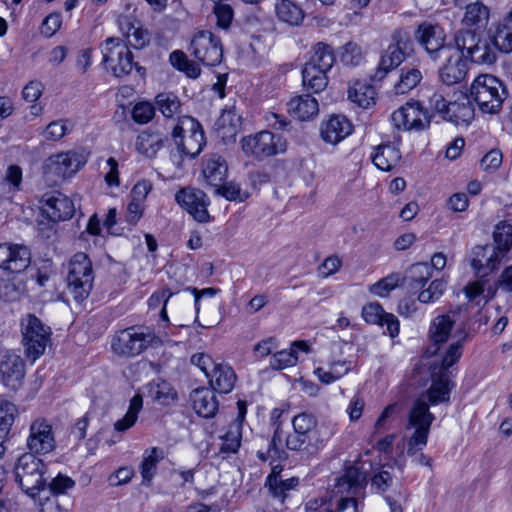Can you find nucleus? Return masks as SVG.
<instances>
[{
    "label": "nucleus",
    "instance_id": "1",
    "mask_svg": "<svg viewBox=\"0 0 512 512\" xmlns=\"http://www.w3.org/2000/svg\"><path fill=\"white\" fill-rule=\"evenodd\" d=\"M435 420L430 412L426 396H419L411 405L408 412L406 430L412 431L407 440V454L414 455L427 445L430 428Z\"/></svg>",
    "mask_w": 512,
    "mask_h": 512
},
{
    "label": "nucleus",
    "instance_id": "2",
    "mask_svg": "<svg viewBox=\"0 0 512 512\" xmlns=\"http://www.w3.org/2000/svg\"><path fill=\"white\" fill-rule=\"evenodd\" d=\"M470 94L483 113L498 114L508 96L503 81L491 74H482L473 81Z\"/></svg>",
    "mask_w": 512,
    "mask_h": 512
},
{
    "label": "nucleus",
    "instance_id": "3",
    "mask_svg": "<svg viewBox=\"0 0 512 512\" xmlns=\"http://www.w3.org/2000/svg\"><path fill=\"white\" fill-rule=\"evenodd\" d=\"M335 61L333 48L325 43H317L312 50L310 60L302 70L303 85L313 93L323 91L328 83L327 72Z\"/></svg>",
    "mask_w": 512,
    "mask_h": 512
},
{
    "label": "nucleus",
    "instance_id": "4",
    "mask_svg": "<svg viewBox=\"0 0 512 512\" xmlns=\"http://www.w3.org/2000/svg\"><path fill=\"white\" fill-rule=\"evenodd\" d=\"M14 472L21 489L31 498L35 499L41 492L46 491V465L36 455H21L15 464Z\"/></svg>",
    "mask_w": 512,
    "mask_h": 512
},
{
    "label": "nucleus",
    "instance_id": "5",
    "mask_svg": "<svg viewBox=\"0 0 512 512\" xmlns=\"http://www.w3.org/2000/svg\"><path fill=\"white\" fill-rule=\"evenodd\" d=\"M101 51L103 62L115 77L127 76L134 68L140 76L145 74V68L134 62L129 47L119 38H107Z\"/></svg>",
    "mask_w": 512,
    "mask_h": 512
},
{
    "label": "nucleus",
    "instance_id": "6",
    "mask_svg": "<svg viewBox=\"0 0 512 512\" xmlns=\"http://www.w3.org/2000/svg\"><path fill=\"white\" fill-rule=\"evenodd\" d=\"M67 288L75 301L85 300L93 287L92 263L85 253H76L70 260L67 274Z\"/></svg>",
    "mask_w": 512,
    "mask_h": 512
},
{
    "label": "nucleus",
    "instance_id": "7",
    "mask_svg": "<svg viewBox=\"0 0 512 512\" xmlns=\"http://www.w3.org/2000/svg\"><path fill=\"white\" fill-rule=\"evenodd\" d=\"M413 52V41L409 32L395 30L391 35V43L380 58L379 65L372 75L373 81H381L390 71L398 67Z\"/></svg>",
    "mask_w": 512,
    "mask_h": 512
},
{
    "label": "nucleus",
    "instance_id": "8",
    "mask_svg": "<svg viewBox=\"0 0 512 512\" xmlns=\"http://www.w3.org/2000/svg\"><path fill=\"white\" fill-rule=\"evenodd\" d=\"M20 325L25 354L35 361L45 352L50 342L51 328L30 313L21 318Z\"/></svg>",
    "mask_w": 512,
    "mask_h": 512
},
{
    "label": "nucleus",
    "instance_id": "9",
    "mask_svg": "<svg viewBox=\"0 0 512 512\" xmlns=\"http://www.w3.org/2000/svg\"><path fill=\"white\" fill-rule=\"evenodd\" d=\"M178 150L190 158L196 157L205 145L204 131L200 123L190 116H182L172 131Z\"/></svg>",
    "mask_w": 512,
    "mask_h": 512
},
{
    "label": "nucleus",
    "instance_id": "10",
    "mask_svg": "<svg viewBox=\"0 0 512 512\" xmlns=\"http://www.w3.org/2000/svg\"><path fill=\"white\" fill-rule=\"evenodd\" d=\"M88 154L84 150H69L50 156L44 164L48 179L58 183L75 175L87 163Z\"/></svg>",
    "mask_w": 512,
    "mask_h": 512
},
{
    "label": "nucleus",
    "instance_id": "11",
    "mask_svg": "<svg viewBox=\"0 0 512 512\" xmlns=\"http://www.w3.org/2000/svg\"><path fill=\"white\" fill-rule=\"evenodd\" d=\"M157 340L156 335L147 327H129L114 337L112 349L118 355L133 357Z\"/></svg>",
    "mask_w": 512,
    "mask_h": 512
},
{
    "label": "nucleus",
    "instance_id": "12",
    "mask_svg": "<svg viewBox=\"0 0 512 512\" xmlns=\"http://www.w3.org/2000/svg\"><path fill=\"white\" fill-rule=\"evenodd\" d=\"M286 147V140L281 135L267 130L242 139L244 153L257 159H264L283 153L286 151Z\"/></svg>",
    "mask_w": 512,
    "mask_h": 512
},
{
    "label": "nucleus",
    "instance_id": "13",
    "mask_svg": "<svg viewBox=\"0 0 512 512\" xmlns=\"http://www.w3.org/2000/svg\"><path fill=\"white\" fill-rule=\"evenodd\" d=\"M189 50L199 62L207 66L220 64L223 57L220 38L208 30H200L194 35Z\"/></svg>",
    "mask_w": 512,
    "mask_h": 512
},
{
    "label": "nucleus",
    "instance_id": "14",
    "mask_svg": "<svg viewBox=\"0 0 512 512\" xmlns=\"http://www.w3.org/2000/svg\"><path fill=\"white\" fill-rule=\"evenodd\" d=\"M28 454L45 455L56 448L52 424L45 418L34 419L29 426L26 439Z\"/></svg>",
    "mask_w": 512,
    "mask_h": 512
},
{
    "label": "nucleus",
    "instance_id": "15",
    "mask_svg": "<svg viewBox=\"0 0 512 512\" xmlns=\"http://www.w3.org/2000/svg\"><path fill=\"white\" fill-rule=\"evenodd\" d=\"M414 37L421 47L425 49L432 60L440 59L442 53L449 51L451 43H445V32L438 26L428 22L418 25Z\"/></svg>",
    "mask_w": 512,
    "mask_h": 512
},
{
    "label": "nucleus",
    "instance_id": "16",
    "mask_svg": "<svg viewBox=\"0 0 512 512\" xmlns=\"http://www.w3.org/2000/svg\"><path fill=\"white\" fill-rule=\"evenodd\" d=\"M395 128L404 131H421L430 124V118L419 102H407L391 115Z\"/></svg>",
    "mask_w": 512,
    "mask_h": 512
},
{
    "label": "nucleus",
    "instance_id": "17",
    "mask_svg": "<svg viewBox=\"0 0 512 512\" xmlns=\"http://www.w3.org/2000/svg\"><path fill=\"white\" fill-rule=\"evenodd\" d=\"M41 210L51 221H65L75 213L72 200L59 191L45 193L41 199Z\"/></svg>",
    "mask_w": 512,
    "mask_h": 512
},
{
    "label": "nucleus",
    "instance_id": "18",
    "mask_svg": "<svg viewBox=\"0 0 512 512\" xmlns=\"http://www.w3.org/2000/svg\"><path fill=\"white\" fill-rule=\"evenodd\" d=\"M176 202L184 208L193 218L205 223L209 221L210 215L207 210L209 205L208 198L202 190L193 188H184L175 195Z\"/></svg>",
    "mask_w": 512,
    "mask_h": 512
},
{
    "label": "nucleus",
    "instance_id": "19",
    "mask_svg": "<svg viewBox=\"0 0 512 512\" xmlns=\"http://www.w3.org/2000/svg\"><path fill=\"white\" fill-rule=\"evenodd\" d=\"M504 257L494 245H477L471 251L470 264L477 276L486 277L499 268Z\"/></svg>",
    "mask_w": 512,
    "mask_h": 512
},
{
    "label": "nucleus",
    "instance_id": "20",
    "mask_svg": "<svg viewBox=\"0 0 512 512\" xmlns=\"http://www.w3.org/2000/svg\"><path fill=\"white\" fill-rule=\"evenodd\" d=\"M31 253L28 247L21 244H0V268L11 272L20 273L29 267Z\"/></svg>",
    "mask_w": 512,
    "mask_h": 512
},
{
    "label": "nucleus",
    "instance_id": "21",
    "mask_svg": "<svg viewBox=\"0 0 512 512\" xmlns=\"http://www.w3.org/2000/svg\"><path fill=\"white\" fill-rule=\"evenodd\" d=\"M440 58L445 59V63L439 69V78L442 83L450 86L461 82L466 77L468 63L453 46L448 52L442 53Z\"/></svg>",
    "mask_w": 512,
    "mask_h": 512
},
{
    "label": "nucleus",
    "instance_id": "22",
    "mask_svg": "<svg viewBox=\"0 0 512 512\" xmlns=\"http://www.w3.org/2000/svg\"><path fill=\"white\" fill-rule=\"evenodd\" d=\"M327 437L293 430L285 439L286 448L307 458L315 456L326 444Z\"/></svg>",
    "mask_w": 512,
    "mask_h": 512
},
{
    "label": "nucleus",
    "instance_id": "23",
    "mask_svg": "<svg viewBox=\"0 0 512 512\" xmlns=\"http://www.w3.org/2000/svg\"><path fill=\"white\" fill-rule=\"evenodd\" d=\"M0 375L3 384L9 389L16 390L24 377V363L20 356L7 352L0 360Z\"/></svg>",
    "mask_w": 512,
    "mask_h": 512
},
{
    "label": "nucleus",
    "instance_id": "24",
    "mask_svg": "<svg viewBox=\"0 0 512 512\" xmlns=\"http://www.w3.org/2000/svg\"><path fill=\"white\" fill-rule=\"evenodd\" d=\"M362 317L369 324H377L386 327V331L391 338L399 334V321L391 313H386L379 303L372 302L365 305L362 309Z\"/></svg>",
    "mask_w": 512,
    "mask_h": 512
},
{
    "label": "nucleus",
    "instance_id": "25",
    "mask_svg": "<svg viewBox=\"0 0 512 512\" xmlns=\"http://www.w3.org/2000/svg\"><path fill=\"white\" fill-rule=\"evenodd\" d=\"M351 122L342 115H332L323 121L320 127V134L326 143L336 145L352 133Z\"/></svg>",
    "mask_w": 512,
    "mask_h": 512
},
{
    "label": "nucleus",
    "instance_id": "26",
    "mask_svg": "<svg viewBox=\"0 0 512 512\" xmlns=\"http://www.w3.org/2000/svg\"><path fill=\"white\" fill-rule=\"evenodd\" d=\"M478 277L476 281L465 286L464 292L470 304L485 306L496 296L497 285H493L486 277Z\"/></svg>",
    "mask_w": 512,
    "mask_h": 512
},
{
    "label": "nucleus",
    "instance_id": "27",
    "mask_svg": "<svg viewBox=\"0 0 512 512\" xmlns=\"http://www.w3.org/2000/svg\"><path fill=\"white\" fill-rule=\"evenodd\" d=\"M119 28L126 39L127 46L135 49H143L150 42V34L140 24L128 16H120L118 19Z\"/></svg>",
    "mask_w": 512,
    "mask_h": 512
},
{
    "label": "nucleus",
    "instance_id": "28",
    "mask_svg": "<svg viewBox=\"0 0 512 512\" xmlns=\"http://www.w3.org/2000/svg\"><path fill=\"white\" fill-rule=\"evenodd\" d=\"M474 118V107L466 94H461L455 101L449 102L443 119L455 125H468Z\"/></svg>",
    "mask_w": 512,
    "mask_h": 512
},
{
    "label": "nucleus",
    "instance_id": "29",
    "mask_svg": "<svg viewBox=\"0 0 512 512\" xmlns=\"http://www.w3.org/2000/svg\"><path fill=\"white\" fill-rule=\"evenodd\" d=\"M213 389L198 388L191 392L194 411L203 418L213 417L218 410V400Z\"/></svg>",
    "mask_w": 512,
    "mask_h": 512
},
{
    "label": "nucleus",
    "instance_id": "30",
    "mask_svg": "<svg viewBox=\"0 0 512 512\" xmlns=\"http://www.w3.org/2000/svg\"><path fill=\"white\" fill-rule=\"evenodd\" d=\"M432 384L425 394L429 405H437L439 403L448 402L450 399V380L447 373L435 372L431 374Z\"/></svg>",
    "mask_w": 512,
    "mask_h": 512
},
{
    "label": "nucleus",
    "instance_id": "31",
    "mask_svg": "<svg viewBox=\"0 0 512 512\" xmlns=\"http://www.w3.org/2000/svg\"><path fill=\"white\" fill-rule=\"evenodd\" d=\"M212 389L219 393H229L234 388L237 376L228 364H214L211 375L208 377Z\"/></svg>",
    "mask_w": 512,
    "mask_h": 512
},
{
    "label": "nucleus",
    "instance_id": "32",
    "mask_svg": "<svg viewBox=\"0 0 512 512\" xmlns=\"http://www.w3.org/2000/svg\"><path fill=\"white\" fill-rule=\"evenodd\" d=\"M287 107L288 112L301 121L310 120L319 112L318 101L309 94L293 97Z\"/></svg>",
    "mask_w": 512,
    "mask_h": 512
},
{
    "label": "nucleus",
    "instance_id": "33",
    "mask_svg": "<svg viewBox=\"0 0 512 512\" xmlns=\"http://www.w3.org/2000/svg\"><path fill=\"white\" fill-rule=\"evenodd\" d=\"M366 482V475L359 468L350 466L341 477L337 478L335 489L337 493L357 494Z\"/></svg>",
    "mask_w": 512,
    "mask_h": 512
},
{
    "label": "nucleus",
    "instance_id": "34",
    "mask_svg": "<svg viewBox=\"0 0 512 512\" xmlns=\"http://www.w3.org/2000/svg\"><path fill=\"white\" fill-rule=\"evenodd\" d=\"M18 414V408L13 402L0 400V456L5 452L4 442L10 434Z\"/></svg>",
    "mask_w": 512,
    "mask_h": 512
},
{
    "label": "nucleus",
    "instance_id": "35",
    "mask_svg": "<svg viewBox=\"0 0 512 512\" xmlns=\"http://www.w3.org/2000/svg\"><path fill=\"white\" fill-rule=\"evenodd\" d=\"M298 350L308 352L309 346L304 341L293 342L289 350H281L273 354L270 367L274 370H282L294 366L298 361Z\"/></svg>",
    "mask_w": 512,
    "mask_h": 512
},
{
    "label": "nucleus",
    "instance_id": "36",
    "mask_svg": "<svg viewBox=\"0 0 512 512\" xmlns=\"http://www.w3.org/2000/svg\"><path fill=\"white\" fill-rule=\"evenodd\" d=\"M489 21V9L483 3L477 1L466 6L462 23L472 30H480L487 26Z\"/></svg>",
    "mask_w": 512,
    "mask_h": 512
},
{
    "label": "nucleus",
    "instance_id": "37",
    "mask_svg": "<svg viewBox=\"0 0 512 512\" xmlns=\"http://www.w3.org/2000/svg\"><path fill=\"white\" fill-rule=\"evenodd\" d=\"M401 158L398 148L392 144H381L372 154V162L382 171L392 170Z\"/></svg>",
    "mask_w": 512,
    "mask_h": 512
},
{
    "label": "nucleus",
    "instance_id": "38",
    "mask_svg": "<svg viewBox=\"0 0 512 512\" xmlns=\"http://www.w3.org/2000/svg\"><path fill=\"white\" fill-rule=\"evenodd\" d=\"M454 323V314H444L434 318L429 329L430 340L433 346L447 341Z\"/></svg>",
    "mask_w": 512,
    "mask_h": 512
},
{
    "label": "nucleus",
    "instance_id": "39",
    "mask_svg": "<svg viewBox=\"0 0 512 512\" xmlns=\"http://www.w3.org/2000/svg\"><path fill=\"white\" fill-rule=\"evenodd\" d=\"M227 165L225 160L218 155L209 156L203 168V175L209 185L219 186L226 178Z\"/></svg>",
    "mask_w": 512,
    "mask_h": 512
},
{
    "label": "nucleus",
    "instance_id": "40",
    "mask_svg": "<svg viewBox=\"0 0 512 512\" xmlns=\"http://www.w3.org/2000/svg\"><path fill=\"white\" fill-rule=\"evenodd\" d=\"M275 12L280 21L290 26H299L305 16L303 9L290 0H277Z\"/></svg>",
    "mask_w": 512,
    "mask_h": 512
},
{
    "label": "nucleus",
    "instance_id": "41",
    "mask_svg": "<svg viewBox=\"0 0 512 512\" xmlns=\"http://www.w3.org/2000/svg\"><path fill=\"white\" fill-rule=\"evenodd\" d=\"M348 98L359 107L367 109L375 104L376 91L372 85L357 81L349 88Z\"/></svg>",
    "mask_w": 512,
    "mask_h": 512
},
{
    "label": "nucleus",
    "instance_id": "42",
    "mask_svg": "<svg viewBox=\"0 0 512 512\" xmlns=\"http://www.w3.org/2000/svg\"><path fill=\"white\" fill-rule=\"evenodd\" d=\"M164 145V137L159 133L144 131L137 136L136 149L147 158H153Z\"/></svg>",
    "mask_w": 512,
    "mask_h": 512
},
{
    "label": "nucleus",
    "instance_id": "43",
    "mask_svg": "<svg viewBox=\"0 0 512 512\" xmlns=\"http://www.w3.org/2000/svg\"><path fill=\"white\" fill-rule=\"evenodd\" d=\"M432 277V268L428 263H416L409 269L408 289L418 294Z\"/></svg>",
    "mask_w": 512,
    "mask_h": 512
},
{
    "label": "nucleus",
    "instance_id": "44",
    "mask_svg": "<svg viewBox=\"0 0 512 512\" xmlns=\"http://www.w3.org/2000/svg\"><path fill=\"white\" fill-rule=\"evenodd\" d=\"M149 395L161 405H169L177 398L176 390L163 379H155L147 385Z\"/></svg>",
    "mask_w": 512,
    "mask_h": 512
},
{
    "label": "nucleus",
    "instance_id": "45",
    "mask_svg": "<svg viewBox=\"0 0 512 512\" xmlns=\"http://www.w3.org/2000/svg\"><path fill=\"white\" fill-rule=\"evenodd\" d=\"M466 61L478 65H493L497 60L496 52L486 39H481L478 44L469 51Z\"/></svg>",
    "mask_w": 512,
    "mask_h": 512
},
{
    "label": "nucleus",
    "instance_id": "46",
    "mask_svg": "<svg viewBox=\"0 0 512 512\" xmlns=\"http://www.w3.org/2000/svg\"><path fill=\"white\" fill-rule=\"evenodd\" d=\"M163 459V451L157 447L145 450L140 465V472L144 483H150L156 474L157 465Z\"/></svg>",
    "mask_w": 512,
    "mask_h": 512
},
{
    "label": "nucleus",
    "instance_id": "47",
    "mask_svg": "<svg viewBox=\"0 0 512 512\" xmlns=\"http://www.w3.org/2000/svg\"><path fill=\"white\" fill-rule=\"evenodd\" d=\"M476 31L477 30L472 29H460L454 35V45L452 46L463 58H466L469 51L482 39Z\"/></svg>",
    "mask_w": 512,
    "mask_h": 512
},
{
    "label": "nucleus",
    "instance_id": "48",
    "mask_svg": "<svg viewBox=\"0 0 512 512\" xmlns=\"http://www.w3.org/2000/svg\"><path fill=\"white\" fill-rule=\"evenodd\" d=\"M242 427H240L239 421H233L229 427L226 433L221 436V446H220V452L224 454H232L236 453L241 445V432Z\"/></svg>",
    "mask_w": 512,
    "mask_h": 512
},
{
    "label": "nucleus",
    "instance_id": "49",
    "mask_svg": "<svg viewBox=\"0 0 512 512\" xmlns=\"http://www.w3.org/2000/svg\"><path fill=\"white\" fill-rule=\"evenodd\" d=\"M494 246L504 256L512 247V224L502 221L499 222L493 232Z\"/></svg>",
    "mask_w": 512,
    "mask_h": 512
},
{
    "label": "nucleus",
    "instance_id": "50",
    "mask_svg": "<svg viewBox=\"0 0 512 512\" xmlns=\"http://www.w3.org/2000/svg\"><path fill=\"white\" fill-rule=\"evenodd\" d=\"M143 398L141 394H135L130 400L128 411L125 416L116 421L114 427L117 431H125L133 426L137 420L138 413L142 409Z\"/></svg>",
    "mask_w": 512,
    "mask_h": 512
},
{
    "label": "nucleus",
    "instance_id": "51",
    "mask_svg": "<svg viewBox=\"0 0 512 512\" xmlns=\"http://www.w3.org/2000/svg\"><path fill=\"white\" fill-rule=\"evenodd\" d=\"M169 61L173 67L185 72L190 78H197L201 73L199 65L189 60L186 54L180 50L173 51L169 56Z\"/></svg>",
    "mask_w": 512,
    "mask_h": 512
},
{
    "label": "nucleus",
    "instance_id": "52",
    "mask_svg": "<svg viewBox=\"0 0 512 512\" xmlns=\"http://www.w3.org/2000/svg\"><path fill=\"white\" fill-rule=\"evenodd\" d=\"M299 484V479L297 477H290L287 479H275L272 478L269 483H266V486L269 489V492L274 498H278L282 503L287 497V493L290 490L295 489Z\"/></svg>",
    "mask_w": 512,
    "mask_h": 512
},
{
    "label": "nucleus",
    "instance_id": "53",
    "mask_svg": "<svg viewBox=\"0 0 512 512\" xmlns=\"http://www.w3.org/2000/svg\"><path fill=\"white\" fill-rule=\"evenodd\" d=\"M422 79V73L420 70L416 68H403L401 70V75L399 81L395 84V91L397 94H405L417 84L420 83Z\"/></svg>",
    "mask_w": 512,
    "mask_h": 512
},
{
    "label": "nucleus",
    "instance_id": "54",
    "mask_svg": "<svg viewBox=\"0 0 512 512\" xmlns=\"http://www.w3.org/2000/svg\"><path fill=\"white\" fill-rule=\"evenodd\" d=\"M157 109L167 118L178 113L180 101L173 93H160L155 98Z\"/></svg>",
    "mask_w": 512,
    "mask_h": 512
},
{
    "label": "nucleus",
    "instance_id": "55",
    "mask_svg": "<svg viewBox=\"0 0 512 512\" xmlns=\"http://www.w3.org/2000/svg\"><path fill=\"white\" fill-rule=\"evenodd\" d=\"M446 286L442 279L433 280L426 289L418 292L417 300L424 304L434 303L443 295Z\"/></svg>",
    "mask_w": 512,
    "mask_h": 512
},
{
    "label": "nucleus",
    "instance_id": "56",
    "mask_svg": "<svg viewBox=\"0 0 512 512\" xmlns=\"http://www.w3.org/2000/svg\"><path fill=\"white\" fill-rule=\"evenodd\" d=\"M292 426L295 431L322 435L321 431L317 429V419L312 414L306 412L295 415L292 419Z\"/></svg>",
    "mask_w": 512,
    "mask_h": 512
},
{
    "label": "nucleus",
    "instance_id": "57",
    "mask_svg": "<svg viewBox=\"0 0 512 512\" xmlns=\"http://www.w3.org/2000/svg\"><path fill=\"white\" fill-rule=\"evenodd\" d=\"M340 60L346 66H358L363 60V52L356 42H348L341 47Z\"/></svg>",
    "mask_w": 512,
    "mask_h": 512
},
{
    "label": "nucleus",
    "instance_id": "58",
    "mask_svg": "<svg viewBox=\"0 0 512 512\" xmlns=\"http://www.w3.org/2000/svg\"><path fill=\"white\" fill-rule=\"evenodd\" d=\"M236 115L232 111H224L218 120V130L223 139L235 140L238 124L234 123Z\"/></svg>",
    "mask_w": 512,
    "mask_h": 512
},
{
    "label": "nucleus",
    "instance_id": "59",
    "mask_svg": "<svg viewBox=\"0 0 512 512\" xmlns=\"http://www.w3.org/2000/svg\"><path fill=\"white\" fill-rule=\"evenodd\" d=\"M213 13L216 16L217 26L219 28L224 30L230 28L234 17V11L229 4L222 2V0H217V2H214Z\"/></svg>",
    "mask_w": 512,
    "mask_h": 512
},
{
    "label": "nucleus",
    "instance_id": "60",
    "mask_svg": "<svg viewBox=\"0 0 512 512\" xmlns=\"http://www.w3.org/2000/svg\"><path fill=\"white\" fill-rule=\"evenodd\" d=\"M493 44L503 53L512 52V30L506 25H499L493 35Z\"/></svg>",
    "mask_w": 512,
    "mask_h": 512
},
{
    "label": "nucleus",
    "instance_id": "61",
    "mask_svg": "<svg viewBox=\"0 0 512 512\" xmlns=\"http://www.w3.org/2000/svg\"><path fill=\"white\" fill-rule=\"evenodd\" d=\"M400 279L399 274H390L373 284L370 291L379 297H387L399 285Z\"/></svg>",
    "mask_w": 512,
    "mask_h": 512
},
{
    "label": "nucleus",
    "instance_id": "62",
    "mask_svg": "<svg viewBox=\"0 0 512 512\" xmlns=\"http://www.w3.org/2000/svg\"><path fill=\"white\" fill-rule=\"evenodd\" d=\"M462 356V342L461 340L452 343L445 352V355L441 359L438 372H445L453 366Z\"/></svg>",
    "mask_w": 512,
    "mask_h": 512
},
{
    "label": "nucleus",
    "instance_id": "63",
    "mask_svg": "<svg viewBox=\"0 0 512 512\" xmlns=\"http://www.w3.org/2000/svg\"><path fill=\"white\" fill-rule=\"evenodd\" d=\"M70 130L71 128L67 120L53 121L47 125L44 131V137L47 140L57 141L64 137Z\"/></svg>",
    "mask_w": 512,
    "mask_h": 512
},
{
    "label": "nucleus",
    "instance_id": "64",
    "mask_svg": "<svg viewBox=\"0 0 512 512\" xmlns=\"http://www.w3.org/2000/svg\"><path fill=\"white\" fill-rule=\"evenodd\" d=\"M215 188L218 194H221L229 201H244L248 197L245 192L241 191L240 186L234 182H229L223 185L221 183Z\"/></svg>",
    "mask_w": 512,
    "mask_h": 512
}]
</instances>
